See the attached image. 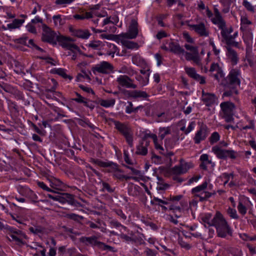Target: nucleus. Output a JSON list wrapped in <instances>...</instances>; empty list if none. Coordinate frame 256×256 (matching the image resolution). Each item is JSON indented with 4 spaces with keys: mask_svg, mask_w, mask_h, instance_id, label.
<instances>
[{
    "mask_svg": "<svg viewBox=\"0 0 256 256\" xmlns=\"http://www.w3.org/2000/svg\"><path fill=\"white\" fill-rule=\"evenodd\" d=\"M114 212L122 220H125L126 219V216L123 212L122 210H115Z\"/></svg>",
    "mask_w": 256,
    "mask_h": 256,
    "instance_id": "63",
    "label": "nucleus"
},
{
    "mask_svg": "<svg viewBox=\"0 0 256 256\" xmlns=\"http://www.w3.org/2000/svg\"><path fill=\"white\" fill-rule=\"evenodd\" d=\"M200 160L201 162V163L200 165V168L204 170H207L208 165L210 164V161L208 160V154H202L200 156Z\"/></svg>",
    "mask_w": 256,
    "mask_h": 256,
    "instance_id": "30",
    "label": "nucleus"
},
{
    "mask_svg": "<svg viewBox=\"0 0 256 256\" xmlns=\"http://www.w3.org/2000/svg\"><path fill=\"white\" fill-rule=\"evenodd\" d=\"M242 5L246 8V9L251 12H255L254 8L252 4L246 0H244L242 2Z\"/></svg>",
    "mask_w": 256,
    "mask_h": 256,
    "instance_id": "53",
    "label": "nucleus"
},
{
    "mask_svg": "<svg viewBox=\"0 0 256 256\" xmlns=\"http://www.w3.org/2000/svg\"><path fill=\"white\" fill-rule=\"evenodd\" d=\"M122 44L126 48L129 49H137L138 48L137 43L127 40L122 42Z\"/></svg>",
    "mask_w": 256,
    "mask_h": 256,
    "instance_id": "45",
    "label": "nucleus"
},
{
    "mask_svg": "<svg viewBox=\"0 0 256 256\" xmlns=\"http://www.w3.org/2000/svg\"><path fill=\"white\" fill-rule=\"evenodd\" d=\"M226 56L228 62L234 66L236 65L239 61V57L236 52L230 46H226Z\"/></svg>",
    "mask_w": 256,
    "mask_h": 256,
    "instance_id": "16",
    "label": "nucleus"
},
{
    "mask_svg": "<svg viewBox=\"0 0 256 256\" xmlns=\"http://www.w3.org/2000/svg\"><path fill=\"white\" fill-rule=\"evenodd\" d=\"M142 69L140 70V72L144 76V82H142V84L144 86H145L148 84L149 77L150 74V66L147 62H146L144 65L140 66Z\"/></svg>",
    "mask_w": 256,
    "mask_h": 256,
    "instance_id": "25",
    "label": "nucleus"
},
{
    "mask_svg": "<svg viewBox=\"0 0 256 256\" xmlns=\"http://www.w3.org/2000/svg\"><path fill=\"white\" fill-rule=\"evenodd\" d=\"M10 236L12 238V240L16 243V244L20 245L24 244V236L23 234L20 230L18 232L15 231L12 232V234H10Z\"/></svg>",
    "mask_w": 256,
    "mask_h": 256,
    "instance_id": "27",
    "label": "nucleus"
},
{
    "mask_svg": "<svg viewBox=\"0 0 256 256\" xmlns=\"http://www.w3.org/2000/svg\"><path fill=\"white\" fill-rule=\"evenodd\" d=\"M74 1V0H56L55 4L62 7H65L67 5L72 3Z\"/></svg>",
    "mask_w": 256,
    "mask_h": 256,
    "instance_id": "49",
    "label": "nucleus"
},
{
    "mask_svg": "<svg viewBox=\"0 0 256 256\" xmlns=\"http://www.w3.org/2000/svg\"><path fill=\"white\" fill-rule=\"evenodd\" d=\"M113 66L106 61H102L92 68L94 72L109 74L113 70Z\"/></svg>",
    "mask_w": 256,
    "mask_h": 256,
    "instance_id": "12",
    "label": "nucleus"
},
{
    "mask_svg": "<svg viewBox=\"0 0 256 256\" xmlns=\"http://www.w3.org/2000/svg\"><path fill=\"white\" fill-rule=\"evenodd\" d=\"M238 212L242 216L246 214L247 212L246 208L244 205L242 204V203L241 202H240L238 203Z\"/></svg>",
    "mask_w": 256,
    "mask_h": 256,
    "instance_id": "56",
    "label": "nucleus"
},
{
    "mask_svg": "<svg viewBox=\"0 0 256 256\" xmlns=\"http://www.w3.org/2000/svg\"><path fill=\"white\" fill-rule=\"evenodd\" d=\"M188 26L190 30L194 31L200 36H208V31L206 28L204 22H200L196 24H188Z\"/></svg>",
    "mask_w": 256,
    "mask_h": 256,
    "instance_id": "14",
    "label": "nucleus"
},
{
    "mask_svg": "<svg viewBox=\"0 0 256 256\" xmlns=\"http://www.w3.org/2000/svg\"><path fill=\"white\" fill-rule=\"evenodd\" d=\"M223 142L219 145H216L212 148V150L216 156L219 158H224V149L223 148Z\"/></svg>",
    "mask_w": 256,
    "mask_h": 256,
    "instance_id": "28",
    "label": "nucleus"
},
{
    "mask_svg": "<svg viewBox=\"0 0 256 256\" xmlns=\"http://www.w3.org/2000/svg\"><path fill=\"white\" fill-rule=\"evenodd\" d=\"M92 14L90 12H86L82 14L74 15V17L76 20H84L92 18Z\"/></svg>",
    "mask_w": 256,
    "mask_h": 256,
    "instance_id": "42",
    "label": "nucleus"
},
{
    "mask_svg": "<svg viewBox=\"0 0 256 256\" xmlns=\"http://www.w3.org/2000/svg\"><path fill=\"white\" fill-rule=\"evenodd\" d=\"M238 32H236L232 36L227 35L226 34V30H225V43L226 44V46L231 47L234 42V38L238 36Z\"/></svg>",
    "mask_w": 256,
    "mask_h": 256,
    "instance_id": "38",
    "label": "nucleus"
},
{
    "mask_svg": "<svg viewBox=\"0 0 256 256\" xmlns=\"http://www.w3.org/2000/svg\"><path fill=\"white\" fill-rule=\"evenodd\" d=\"M194 164L191 162H187L183 159L180 160L179 164L174 166L170 170L171 174L174 176L173 180H176V176L186 174L190 170L194 168Z\"/></svg>",
    "mask_w": 256,
    "mask_h": 256,
    "instance_id": "7",
    "label": "nucleus"
},
{
    "mask_svg": "<svg viewBox=\"0 0 256 256\" xmlns=\"http://www.w3.org/2000/svg\"><path fill=\"white\" fill-rule=\"evenodd\" d=\"M208 186V184L206 182H203L202 184L193 188L192 190V194L194 196L196 194H199L203 192Z\"/></svg>",
    "mask_w": 256,
    "mask_h": 256,
    "instance_id": "41",
    "label": "nucleus"
},
{
    "mask_svg": "<svg viewBox=\"0 0 256 256\" xmlns=\"http://www.w3.org/2000/svg\"><path fill=\"white\" fill-rule=\"evenodd\" d=\"M115 102L116 100L114 98H111L110 100L100 99L98 101V103L101 106L106 108L113 107Z\"/></svg>",
    "mask_w": 256,
    "mask_h": 256,
    "instance_id": "35",
    "label": "nucleus"
},
{
    "mask_svg": "<svg viewBox=\"0 0 256 256\" xmlns=\"http://www.w3.org/2000/svg\"><path fill=\"white\" fill-rule=\"evenodd\" d=\"M202 100L206 106H210L214 103L216 101V96L214 94L204 92L202 91Z\"/></svg>",
    "mask_w": 256,
    "mask_h": 256,
    "instance_id": "24",
    "label": "nucleus"
},
{
    "mask_svg": "<svg viewBox=\"0 0 256 256\" xmlns=\"http://www.w3.org/2000/svg\"><path fill=\"white\" fill-rule=\"evenodd\" d=\"M8 110L12 114H16L18 112V108L15 102L10 100H7Z\"/></svg>",
    "mask_w": 256,
    "mask_h": 256,
    "instance_id": "34",
    "label": "nucleus"
},
{
    "mask_svg": "<svg viewBox=\"0 0 256 256\" xmlns=\"http://www.w3.org/2000/svg\"><path fill=\"white\" fill-rule=\"evenodd\" d=\"M18 192L20 194L29 199L32 202H38V196L34 191L26 186H20L18 188Z\"/></svg>",
    "mask_w": 256,
    "mask_h": 256,
    "instance_id": "13",
    "label": "nucleus"
},
{
    "mask_svg": "<svg viewBox=\"0 0 256 256\" xmlns=\"http://www.w3.org/2000/svg\"><path fill=\"white\" fill-rule=\"evenodd\" d=\"M132 60L134 64L138 66L144 65L146 62L138 54H136L132 56Z\"/></svg>",
    "mask_w": 256,
    "mask_h": 256,
    "instance_id": "31",
    "label": "nucleus"
},
{
    "mask_svg": "<svg viewBox=\"0 0 256 256\" xmlns=\"http://www.w3.org/2000/svg\"><path fill=\"white\" fill-rule=\"evenodd\" d=\"M178 244L180 246L186 250H190L191 248V246L186 242H185L182 238H179L178 240Z\"/></svg>",
    "mask_w": 256,
    "mask_h": 256,
    "instance_id": "51",
    "label": "nucleus"
},
{
    "mask_svg": "<svg viewBox=\"0 0 256 256\" xmlns=\"http://www.w3.org/2000/svg\"><path fill=\"white\" fill-rule=\"evenodd\" d=\"M50 182V186L56 190H64L66 188V185L62 182L60 180L53 176H50L48 178Z\"/></svg>",
    "mask_w": 256,
    "mask_h": 256,
    "instance_id": "18",
    "label": "nucleus"
},
{
    "mask_svg": "<svg viewBox=\"0 0 256 256\" xmlns=\"http://www.w3.org/2000/svg\"><path fill=\"white\" fill-rule=\"evenodd\" d=\"M220 136L218 132H214L211 136L209 138V142L210 144H212L217 142H218L220 140Z\"/></svg>",
    "mask_w": 256,
    "mask_h": 256,
    "instance_id": "47",
    "label": "nucleus"
},
{
    "mask_svg": "<svg viewBox=\"0 0 256 256\" xmlns=\"http://www.w3.org/2000/svg\"><path fill=\"white\" fill-rule=\"evenodd\" d=\"M90 162L98 166L99 167L107 168L106 172H108L112 173V174H114L118 168V165L117 164L112 162L102 161L98 158H90Z\"/></svg>",
    "mask_w": 256,
    "mask_h": 256,
    "instance_id": "9",
    "label": "nucleus"
},
{
    "mask_svg": "<svg viewBox=\"0 0 256 256\" xmlns=\"http://www.w3.org/2000/svg\"><path fill=\"white\" fill-rule=\"evenodd\" d=\"M76 95L77 96L76 98H74V100L78 102V103H82L84 104V106H88V102L86 98L82 96L80 94L76 93Z\"/></svg>",
    "mask_w": 256,
    "mask_h": 256,
    "instance_id": "46",
    "label": "nucleus"
},
{
    "mask_svg": "<svg viewBox=\"0 0 256 256\" xmlns=\"http://www.w3.org/2000/svg\"><path fill=\"white\" fill-rule=\"evenodd\" d=\"M90 72H86V70H82L81 73H78L76 78V80L78 82L84 81L86 79L90 80Z\"/></svg>",
    "mask_w": 256,
    "mask_h": 256,
    "instance_id": "36",
    "label": "nucleus"
},
{
    "mask_svg": "<svg viewBox=\"0 0 256 256\" xmlns=\"http://www.w3.org/2000/svg\"><path fill=\"white\" fill-rule=\"evenodd\" d=\"M29 230L35 234H42L44 233V230L41 226L30 227Z\"/></svg>",
    "mask_w": 256,
    "mask_h": 256,
    "instance_id": "48",
    "label": "nucleus"
},
{
    "mask_svg": "<svg viewBox=\"0 0 256 256\" xmlns=\"http://www.w3.org/2000/svg\"><path fill=\"white\" fill-rule=\"evenodd\" d=\"M48 196L50 198L58 201L62 204L68 203L72 206L76 204L74 196L70 194L61 193L55 196L48 194Z\"/></svg>",
    "mask_w": 256,
    "mask_h": 256,
    "instance_id": "11",
    "label": "nucleus"
},
{
    "mask_svg": "<svg viewBox=\"0 0 256 256\" xmlns=\"http://www.w3.org/2000/svg\"><path fill=\"white\" fill-rule=\"evenodd\" d=\"M80 241L86 246H92L100 247L103 242L98 240V238L95 236L90 237H82L80 239Z\"/></svg>",
    "mask_w": 256,
    "mask_h": 256,
    "instance_id": "23",
    "label": "nucleus"
},
{
    "mask_svg": "<svg viewBox=\"0 0 256 256\" xmlns=\"http://www.w3.org/2000/svg\"><path fill=\"white\" fill-rule=\"evenodd\" d=\"M184 70L186 74L190 78L199 82L200 84H204L206 83L205 78L198 74L194 68L186 67Z\"/></svg>",
    "mask_w": 256,
    "mask_h": 256,
    "instance_id": "19",
    "label": "nucleus"
},
{
    "mask_svg": "<svg viewBox=\"0 0 256 256\" xmlns=\"http://www.w3.org/2000/svg\"><path fill=\"white\" fill-rule=\"evenodd\" d=\"M76 36L83 39H88L90 36V33L87 30H78L74 32Z\"/></svg>",
    "mask_w": 256,
    "mask_h": 256,
    "instance_id": "32",
    "label": "nucleus"
},
{
    "mask_svg": "<svg viewBox=\"0 0 256 256\" xmlns=\"http://www.w3.org/2000/svg\"><path fill=\"white\" fill-rule=\"evenodd\" d=\"M252 24V22L248 19L246 16H242L240 18V29L242 31L244 32L246 30V25H250Z\"/></svg>",
    "mask_w": 256,
    "mask_h": 256,
    "instance_id": "44",
    "label": "nucleus"
},
{
    "mask_svg": "<svg viewBox=\"0 0 256 256\" xmlns=\"http://www.w3.org/2000/svg\"><path fill=\"white\" fill-rule=\"evenodd\" d=\"M225 157L234 159L236 158V152L234 150H225Z\"/></svg>",
    "mask_w": 256,
    "mask_h": 256,
    "instance_id": "62",
    "label": "nucleus"
},
{
    "mask_svg": "<svg viewBox=\"0 0 256 256\" xmlns=\"http://www.w3.org/2000/svg\"><path fill=\"white\" fill-rule=\"evenodd\" d=\"M140 188L136 184H131L128 186V193L130 196H136L139 194Z\"/></svg>",
    "mask_w": 256,
    "mask_h": 256,
    "instance_id": "39",
    "label": "nucleus"
},
{
    "mask_svg": "<svg viewBox=\"0 0 256 256\" xmlns=\"http://www.w3.org/2000/svg\"><path fill=\"white\" fill-rule=\"evenodd\" d=\"M182 38L186 42L189 43L188 44H190L194 43V40L191 37L188 32H187L184 31L182 32Z\"/></svg>",
    "mask_w": 256,
    "mask_h": 256,
    "instance_id": "52",
    "label": "nucleus"
},
{
    "mask_svg": "<svg viewBox=\"0 0 256 256\" xmlns=\"http://www.w3.org/2000/svg\"><path fill=\"white\" fill-rule=\"evenodd\" d=\"M102 42L100 40L94 41L89 44V46L94 49H98L101 46Z\"/></svg>",
    "mask_w": 256,
    "mask_h": 256,
    "instance_id": "64",
    "label": "nucleus"
},
{
    "mask_svg": "<svg viewBox=\"0 0 256 256\" xmlns=\"http://www.w3.org/2000/svg\"><path fill=\"white\" fill-rule=\"evenodd\" d=\"M42 40L52 45L56 44L58 42L64 48L69 50L74 54L72 56H76L79 52V48L74 44L72 42V38L63 36H57L56 32L45 24H42Z\"/></svg>",
    "mask_w": 256,
    "mask_h": 256,
    "instance_id": "1",
    "label": "nucleus"
},
{
    "mask_svg": "<svg viewBox=\"0 0 256 256\" xmlns=\"http://www.w3.org/2000/svg\"><path fill=\"white\" fill-rule=\"evenodd\" d=\"M212 194L210 192L204 190L199 194H195L194 196L196 198H198L199 201L202 202L210 198Z\"/></svg>",
    "mask_w": 256,
    "mask_h": 256,
    "instance_id": "37",
    "label": "nucleus"
},
{
    "mask_svg": "<svg viewBox=\"0 0 256 256\" xmlns=\"http://www.w3.org/2000/svg\"><path fill=\"white\" fill-rule=\"evenodd\" d=\"M114 128L119 133L124 136L126 142L130 147L133 146V137L131 128L126 123L115 120L114 122Z\"/></svg>",
    "mask_w": 256,
    "mask_h": 256,
    "instance_id": "6",
    "label": "nucleus"
},
{
    "mask_svg": "<svg viewBox=\"0 0 256 256\" xmlns=\"http://www.w3.org/2000/svg\"><path fill=\"white\" fill-rule=\"evenodd\" d=\"M243 40L245 44H246L247 46H249L250 42L252 41V32L249 33L248 34H247L245 36L242 37Z\"/></svg>",
    "mask_w": 256,
    "mask_h": 256,
    "instance_id": "61",
    "label": "nucleus"
},
{
    "mask_svg": "<svg viewBox=\"0 0 256 256\" xmlns=\"http://www.w3.org/2000/svg\"><path fill=\"white\" fill-rule=\"evenodd\" d=\"M128 38L130 39L135 38L138 34V24L136 20H132L127 33Z\"/></svg>",
    "mask_w": 256,
    "mask_h": 256,
    "instance_id": "22",
    "label": "nucleus"
},
{
    "mask_svg": "<svg viewBox=\"0 0 256 256\" xmlns=\"http://www.w3.org/2000/svg\"><path fill=\"white\" fill-rule=\"evenodd\" d=\"M102 190H106L109 192H113L114 191V188L110 186L105 182H102Z\"/></svg>",
    "mask_w": 256,
    "mask_h": 256,
    "instance_id": "57",
    "label": "nucleus"
},
{
    "mask_svg": "<svg viewBox=\"0 0 256 256\" xmlns=\"http://www.w3.org/2000/svg\"><path fill=\"white\" fill-rule=\"evenodd\" d=\"M212 214L210 213H207L204 214L201 216V219L202 221L208 224L209 226H212Z\"/></svg>",
    "mask_w": 256,
    "mask_h": 256,
    "instance_id": "43",
    "label": "nucleus"
},
{
    "mask_svg": "<svg viewBox=\"0 0 256 256\" xmlns=\"http://www.w3.org/2000/svg\"><path fill=\"white\" fill-rule=\"evenodd\" d=\"M234 104L231 102H225V121L231 122L233 121L234 110Z\"/></svg>",
    "mask_w": 256,
    "mask_h": 256,
    "instance_id": "20",
    "label": "nucleus"
},
{
    "mask_svg": "<svg viewBox=\"0 0 256 256\" xmlns=\"http://www.w3.org/2000/svg\"><path fill=\"white\" fill-rule=\"evenodd\" d=\"M228 213L232 218L238 219V218L235 209L229 208L228 210Z\"/></svg>",
    "mask_w": 256,
    "mask_h": 256,
    "instance_id": "60",
    "label": "nucleus"
},
{
    "mask_svg": "<svg viewBox=\"0 0 256 256\" xmlns=\"http://www.w3.org/2000/svg\"><path fill=\"white\" fill-rule=\"evenodd\" d=\"M153 200L156 202V204L160 206H162V204L170 206V201H169L168 200V201H166L162 200L160 198H158L154 197V198H153Z\"/></svg>",
    "mask_w": 256,
    "mask_h": 256,
    "instance_id": "55",
    "label": "nucleus"
},
{
    "mask_svg": "<svg viewBox=\"0 0 256 256\" xmlns=\"http://www.w3.org/2000/svg\"><path fill=\"white\" fill-rule=\"evenodd\" d=\"M212 21L214 24H218L221 30L220 34L222 38V42L224 41V24L222 18L218 9L214 8V17H212Z\"/></svg>",
    "mask_w": 256,
    "mask_h": 256,
    "instance_id": "17",
    "label": "nucleus"
},
{
    "mask_svg": "<svg viewBox=\"0 0 256 256\" xmlns=\"http://www.w3.org/2000/svg\"><path fill=\"white\" fill-rule=\"evenodd\" d=\"M112 176L114 179L118 180L120 181H124V180H127L132 178L133 180H136V177H130L127 176L124 174L123 171L120 169L119 168L116 170L114 174H112Z\"/></svg>",
    "mask_w": 256,
    "mask_h": 256,
    "instance_id": "26",
    "label": "nucleus"
},
{
    "mask_svg": "<svg viewBox=\"0 0 256 256\" xmlns=\"http://www.w3.org/2000/svg\"><path fill=\"white\" fill-rule=\"evenodd\" d=\"M27 46L30 47L34 48L36 50L40 52H42L44 51L42 48H40V46H38L34 44V41L32 39H28Z\"/></svg>",
    "mask_w": 256,
    "mask_h": 256,
    "instance_id": "54",
    "label": "nucleus"
},
{
    "mask_svg": "<svg viewBox=\"0 0 256 256\" xmlns=\"http://www.w3.org/2000/svg\"><path fill=\"white\" fill-rule=\"evenodd\" d=\"M240 71L237 68H232L229 72L225 84V96H230L234 94H238L237 86L240 84ZM226 80V79H225Z\"/></svg>",
    "mask_w": 256,
    "mask_h": 256,
    "instance_id": "4",
    "label": "nucleus"
},
{
    "mask_svg": "<svg viewBox=\"0 0 256 256\" xmlns=\"http://www.w3.org/2000/svg\"><path fill=\"white\" fill-rule=\"evenodd\" d=\"M166 44L169 46L170 51L175 54H183L188 61H192L193 64L198 66H202V59L200 56L198 47L190 44H185L184 48L186 51L182 48L178 43L170 40Z\"/></svg>",
    "mask_w": 256,
    "mask_h": 256,
    "instance_id": "2",
    "label": "nucleus"
},
{
    "mask_svg": "<svg viewBox=\"0 0 256 256\" xmlns=\"http://www.w3.org/2000/svg\"><path fill=\"white\" fill-rule=\"evenodd\" d=\"M150 139L152 140L155 148L158 150L160 153L162 154L164 150L162 145L158 143L157 136L156 134L150 132L146 133L144 134L141 142L137 146L136 154L142 156H145L147 154V147L150 144Z\"/></svg>",
    "mask_w": 256,
    "mask_h": 256,
    "instance_id": "5",
    "label": "nucleus"
},
{
    "mask_svg": "<svg viewBox=\"0 0 256 256\" xmlns=\"http://www.w3.org/2000/svg\"><path fill=\"white\" fill-rule=\"evenodd\" d=\"M66 72V70L62 68H55L52 70L53 74H58L64 79L68 78L71 80L72 79V77L68 75Z\"/></svg>",
    "mask_w": 256,
    "mask_h": 256,
    "instance_id": "29",
    "label": "nucleus"
},
{
    "mask_svg": "<svg viewBox=\"0 0 256 256\" xmlns=\"http://www.w3.org/2000/svg\"><path fill=\"white\" fill-rule=\"evenodd\" d=\"M168 200L170 201L168 210H170L176 218L181 217L189 210L188 202L182 195H170Z\"/></svg>",
    "mask_w": 256,
    "mask_h": 256,
    "instance_id": "3",
    "label": "nucleus"
},
{
    "mask_svg": "<svg viewBox=\"0 0 256 256\" xmlns=\"http://www.w3.org/2000/svg\"><path fill=\"white\" fill-rule=\"evenodd\" d=\"M170 128H160L159 129V137L160 138V142H158L159 144H162V140L164 138V137L170 134Z\"/></svg>",
    "mask_w": 256,
    "mask_h": 256,
    "instance_id": "40",
    "label": "nucleus"
},
{
    "mask_svg": "<svg viewBox=\"0 0 256 256\" xmlns=\"http://www.w3.org/2000/svg\"><path fill=\"white\" fill-rule=\"evenodd\" d=\"M118 85L126 88H136V85L134 84V80L128 76L120 75L116 78Z\"/></svg>",
    "mask_w": 256,
    "mask_h": 256,
    "instance_id": "15",
    "label": "nucleus"
},
{
    "mask_svg": "<svg viewBox=\"0 0 256 256\" xmlns=\"http://www.w3.org/2000/svg\"><path fill=\"white\" fill-rule=\"evenodd\" d=\"M210 71L212 72H216V73L214 74V76L216 80L218 82H220V84H223L224 80V75L223 74L222 70L220 68L217 64H212L210 68Z\"/></svg>",
    "mask_w": 256,
    "mask_h": 256,
    "instance_id": "21",
    "label": "nucleus"
},
{
    "mask_svg": "<svg viewBox=\"0 0 256 256\" xmlns=\"http://www.w3.org/2000/svg\"><path fill=\"white\" fill-rule=\"evenodd\" d=\"M210 131L206 124H202L196 132L193 138L195 144H200L202 141L204 140L210 134Z\"/></svg>",
    "mask_w": 256,
    "mask_h": 256,
    "instance_id": "10",
    "label": "nucleus"
},
{
    "mask_svg": "<svg viewBox=\"0 0 256 256\" xmlns=\"http://www.w3.org/2000/svg\"><path fill=\"white\" fill-rule=\"evenodd\" d=\"M138 110V107L133 108V104L132 102H129L128 105L126 108V112L130 114L133 112H136Z\"/></svg>",
    "mask_w": 256,
    "mask_h": 256,
    "instance_id": "50",
    "label": "nucleus"
},
{
    "mask_svg": "<svg viewBox=\"0 0 256 256\" xmlns=\"http://www.w3.org/2000/svg\"><path fill=\"white\" fill-rule=\"evenodd\" d=\"M36 184L38 187L44 190L47 192H54L50 188H48L43 182L38 181Z\"/></svg>",
    "mask_w": 256,
    "mask_h": 256,
    "instance_id": "59",
    "label": "nucleus"
},
{
    "mask_svg": "<svg viewBox=\"0 0 256 256\" xmlns=\"http://www.w3.org/2000/svg\"><path fill=\"white\" fill-rule=\"evenodd\" d=\"M215 227L217 236L224 238V217L220 212H216L212 218V226Z\"/></svg>",
    "mask_w": 256,
    "mask_h": 256,
    "instance_id": "8",
    "label": "nucleus"
},
{
    "mask_svg": "<svg viewBox=\"0 0 256 256\" xmlns=\"http://www.w3.org/2000/svg\"><path fill=\"white\" fill-rule=\"evenodd\" d=\"M24 22V20L14 19L12 23L7 24V28L10 30L19 28L21 26Z\"/></svg>",
    "mask_w": 256,
    "mask_h": 256,
    "instance_id": "33",
    "label": "nucleus"
},
{
    "mask_svg": "<svg viewBox=\"0 0 256 256\" xmlns=\"http://www.w3.org/2000/svg\"><path fill=\"white\" fill-rule=\"evenodd\" d=\"M124 162L129 165H132L133 162L130 159L128 151L124 150Z\"/></svg>",
    "mask_w": 256,
    "mask_h": 256,
    "instance_id": "58",
    "label": "nucleus"
}]
</instances>
